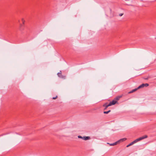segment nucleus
<instances>
[{"mask_svg":"<svg viewBox=\"0 0 156 156\" xmlns=\"http://www.w3.org/2000/svg\"><path fill=\"white\" fill-rule=\"evenodd\" d=\"M147 137V135H145L142 137H140L139 138H137L134 141L132 142L131 143H130L129 144H128V145H127L126 146V147H128L133 145L134 144L137 142H138L139 141H140L142 140H143L145 138H146Z\"/></svg>","mask_w":156,"mask_h":156,"instance_id":"nucleus-1","label":"nucleus"},{"mask_svg":"<svg viewBox=\"0 0 156 156\" xmlns=\"http://www.w3.org/2000/svg\"><path fill=\"white\" fill-rule=\"evenodd\" d=\"M78 137L79 138H81L85 140H88L90 139V137L89 136H84L82 137L80 136H78Z\"/></svg>","mask_w":156,"mask_h":156,"instance_id":"nucleus-2","label":"nucleus"},{"mask_svg":"<svg viewBox=\"0 0 156 156\" xmlns=\"http://www.w3.org/2000/svg\"><path fill=\"white\" fill-rule=\"evenodd\" d=\"M24 27L23 25L21 24H20L19 26V29L20 31H22L24 30Z\"/></svg>","mask_w":156,"mask_h":156,"instance_id":"nucleus-3","label":"nucleus"},{"mask_svg":"<svg viewBox=\"0 0 156 156\" xmlns=\"http://www.w3.org/2000/svg\"><path fill=\"white\" fill-rule=\"evenodd\" d=\"M109 106H110V105H109V104H108V103H106L103 105V106L105 107L104 110H106Z\"/></svg>","mask_w":156,"mask_h":156,"instance_id":"nucleus-4","label":"nucleus"},{"mask_svg":"<svg viewBox=\"0 0 156 156\" xmlns=\"http://www.w3.org/2000/svg\"><path fill=\"white\" fill-rule=\"evenodd\" d=\"M117 102V101L115 100H113L112 101L110 102L109 103V105H110V106L112 105H114L115 104L116 102Z\"/></svg>","mask_w":156,"mask_h":156,"instance_id":"nucleus-5","label":"nucleus"},{"mask_svg":"<svg viewBox=\"0 0 156 156\" xmlns=\"http://www.w3.org/2000/svg\"><path fill=\"white\" fill-rule=\"evenodd\" d=\"M138 89V87L136 88H135L134 89H133V90H132L131 91H130V92H129V94H130V93H132L133 92H134L135 91H136V90H137Z\"/></svg>","mask_w":156,"mask_h":156,"instance_id":"nucleus-6","label":"nucleus"},{"mask_svg":"<svg viewBox=\"0 0 156 156\" xmlns=\"http://www.w3.org/2000/svg\"><path fill=\"white\" fill-rule=\"evenodd\" d=\"M57 75L59 77L62 78V75L61 72V71H60V72L58 73H57Z\"/></svg>","mask_w":156,"mask_h":156,"instance_id":"nucleus-7","label":"nucleus"},{"mask_svg":"<svg viewBox=\"0 0 156 156\" xmlns=\"http://www.w3.org/2000/svg\"><path fill=\"white\" fill-rule=\"evenodd\" d=\"M122 97V96H118L116 97L115 98V99L116 100V101H118L119 99Z\"/></svg>","mask_w":156,"mask_h":156,"instance_id":"nucleus-8","label":"nucleus"},{"mask_svg":"<svg viewBox=\"0 0 156 156\" xmlns=\"http://www.w3.org/2000/svg\"><path fill=\"white\" fill-rule=\"evenodd\" d=\"M144 87L145 86H144V84H142L138 87V89H139L140 88L143 87Z\"/></svg>","mask_w":156,"mask_h":156,"instance_id":"nucleus-9","label":"nucleus"},{"mask_svg":"<svg viewBox=\"0 0 156 156\" xmlns=\"http://www.w3.org/2000/svg\"><path fill=\"white\" fill-rule=\"evenodd\" d=\"M119 142V141H117V142H115V143H113V144H110V145H111V146H114V145H115L117 144L118 142Z\"/></svg>","mask_w":156,"mask_h":156,"instance_id":"nucleus-10","label":"nucleus"},{"mask_svg":"<svg viewBox=\"0 0 156 156\" xmlns=\"http://www.w3.org/2000/svg\"><path fill=\"white\" fill-rule=\"evenodd\" d=\"M119 142V141H117V142H115V143H113V144H110V145H111V146H114V145H115L117 144L118 142Z\"/></svg>","mask_w":156,"mask_h":156,"instance_id":"nucleus-11","label":"nucleus"},{"mask_svg":"<svg viewBox=\"0 0 156 156\" xmlns=\"http://www.w3.org/2000/svg\"><path fill=\"white\" fill-rule=\"evenodd\" d=\"M21 21H22V24L23 25H24V24H25V20H24V19L23 18H22V19H21Z\"/></svg>","mask_w":156,"mask_h":156,"instance_id":"nucleus-12","label":"nucleus"},{"mask_svg":"<svg viewBox=\"0 0 156 156\" xmlns=\"http://www.w3.org/2000/svg\"><path fill=\"white\" fill-rule=\"evenodd\" d=\"M126 140V138H123L120 139L119 141H124Z\"/></svg>","mask_w":156,"mask_h":156,"instance_id":"nucleus-13","label":"nucleus"},{"mask_svg":"<svg viewBox=\"0 0 156 156\" xmlns=\"http://www.w3.org/2000/svg\"><path fill=\"white\" fill-rule=\"evenodd\" d=\"M111 112V110H109L108 111H104V114H108L109 112Z\"/></svg>","mask_w":156,"mask_h":156,"instance_id":"nucleus-14","label":"nucleus"},{"mask_svg":"<svg viewBox=\"0 0 156 156\" xmlns=\"http://www.w3.org/2000/svg\"><path fill=\"white\" fill-rule=\"evenodd\" d=\"M144 86L145 87H147L149 86V84H148V83H145V84H144Z\"/></svg>","mask_w":156,"mask_h":156,"instance_id":"nucleus-15","label":"nucleus"},{"mask_svg":"<svg viewBox=\"0 0 156 156\" xmlns=\"http://www.w3.org/2000/svg\"><path fill=\"white\" fill-rule=\"evenodd\" d=\"M57 97H58L57 96H56L55 97H53V98H52V99H56V98H57Z\"/></svg>","mask_w":156,"mask_h":156,"instance_id":"nucleus-16","label":"nucleus"},{"mask_svg":"<svg viewBox=\"0 0 156 156\" xmlns=\"http://www.w3.org/2000/svg\"><path fill=\"white\" fill-rule=\"evenodd\" d=\"M123 15V14L122 13H120L119 14V16H122Z\"/></svg>","mask_w":156,"mask_h":156,"instance_id":"nucleus-17","label":"nucleus"},{"mask_svg":"<svg viewBox=\"0 0 156 156\" xmlns=\"http://www.w3.org/2000/svg\"><path fill=\"white\" fill-rule=\"evenodd\" d=\"M144 79L145 80H147L148 79V78H145Z\"/></svg>","mask_w":156,"mask_h":156,"instance_id":"nucleus-18","label":"nucleus"}]
</instances>
